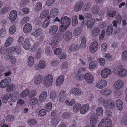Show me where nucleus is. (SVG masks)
<instances>
[{
  "label": "nucleus",
  "instance_id": "nucleus-1",
  "mask_svg": "<svg viewBox=\"0 0 127 127\" xmlns=\"http://www.w3.org/2000/svg\"><path fill=\"white\" fill-rule=\"evenodd\" d=\"M70 20L69 17L67 16L63 17L61 20V25L59 27L60 31L61 32L65 31L70 25Z\"/></svg>",
  "mask_w": 127,
  "mask_h": 127
},
{
  "label": "nucleus",
  "instance_id": "nucleus-2",
  "mask_svg": "<svg viewBox=\"0 0 127 127\" xmlns=\"http://www.w3.org/2000/svg\"><path fill=\"white\" fill-rule=\"evenodd\" d=\"M113 72L114 74L121 77H125L127 75V69L121 65L115 67Z\"/></svg>",
  "mask_w": 127,
  "mask_h": 127
},
{
  "label": "nucleus",
  "instance_id": "nucleus-3",
  "mask_svg": "<svg viewBox=\"0 0 127 127\" xmlns=\"http://www.w3.org/2000/svg\"><path fill=\"white\" fill-rule=\"evenodd\" d=\"M98 101L99 103L103 105L106 109H111L114 106V103L113 101L109 100H105L102 97L99 98Z\"/></svg>",
  "mask_w": 127,
  "mask_h": 127
},
{
  "label": "nucleus",
  "instance_id": "nucleus-4",
  "mask_svg": "<svg viewBox=\"0 0 127 127\" xmlns=\"http://www.w3.org/2000/svg\"><path fill=\"white\" fill-rule=\"evenodd\" d=\"M53 83V77L50 74L46 75L43 79V84L46 87H51Z\"/></svg>",
  "mask_w": 127,
  "mask_h": 127
},
{
  "label": "nucleus",
  "instance_id": "nucleus-5",
  "mask_svg": "<svg viewBox=\"0 0 127 127\" xmlns=\"http://www.w3.org/2000/svg\"><path fill=\"white\" fill-rule=\"evenodd\" d=\"M112 124L110 119L104 118L100 122L98 127H111Z\"/></svg>",
  "mask_w": 127,
  "mask_h": 127
},
{
  "label": "nucleus",
  "instance_id": "nucleus-6",
  "mask_svg": "<svg viewBox=\"0 0 127 127\" xmlns=\"http://www.w3.org/2000/svg\"><path fill=\"white\" fill-rule=\"evenodd\" d=\"M46 63L44 60H40L38 64L35 65L34 67L35 70L42 69H44L46 67Z\"/></svg>",
  "mask_w": 127,
  "mask_h": 127
},
{
  "label": "nucleus",
  "instance_id": "nucleus-7",
  "mask_svg": "<svg viewBox=\"0 0 127 127\" xmlns=\"http://www.w3.org/2000/svg\"><path fill=\"white\" fill-rule=\"evenodd\" d=\"M85 81L88 84L92 83L94 80V78L93 75L91 74L87 73L83 76Z\"/></svg>",
  "mask_w": 127,
  "mask_h": 127
},
{
  "label": "nucleus",
  "instance_id": "nucleus-8",
  "mask_svg": "<svg viewBox=\"0 0 127 127\" xmlns=\"http://www.w3.org/2000/svg\"><path fill=\"white\" fill-rule=\"evenodd\" d=\"M72 37L71 32L67 31L63 34V38L65 42H68L70 40Z\"/></svg>",
  "mask_w": 127,
  "mask_h": 127
},
{
  "label": "nucleus",
  "instance_id": "nucleus-9",
  "mask_svg": "<svg viewBox=\"0 0 127 127\" xmlns=\"http://www.w3.org/2000/svg\"><path fill=\"white\" fill-rule=\"evenodd\" d=\"M111 73L112 72L111 70L110 69L106 68L101 70V75L102 78H105L109 75L111 74Z\"/></svg>",
  "mask_w": 127,
  "mask_h": 127
},
{
  "label": "nucleus",
  "instance_id": "nucleus-10",
  "mask_svg": "<svg viewBox=\"0 0 127 127\" xmlns=\"http://www.w3.org/2000/svg\"><path fill=\"white\" fill-rule=\"evenodd\" d=\"M10 78L7 77L2 80L0 83V87L4 88L6 87L10 82Z\"/></svg>",
  "mask_w": 127,
  "mask_h": 127
},
{
  "label": "nucleus",
  "instance_id": "nucleus-11",
  "mask_svg": "<svg viewBox=\"0 0 127 127\" xmlns=\"http://www.w3.org/2000/svg\"><path fill=\"white\" fill-rule=\"evenodd\" d=\"M98 48V44L96 41L92 42L90 46V51L93 53L96 52Z\"/></svg>",
  "mask_w": 127,
  "mask_h": 127
},
{
  "label": "nucleus",
  "instance_id": "nucleus-12",
  "mask_svg": "<svg viewBox=\"0 0 127 127\" xmlns=\"http://www.w3.org/2000/svg\"><path fill=\"white\" fill-rule=\"evenodd\" d=\"M71 93L77 96L82 95L83 94L81 90L77 88H74L71 89L70 91Z\"/></svg>",
  "mask_w": 127,
  "mask_h": 127
},
{
  "label": "nucleus",
  "instance_id": "nucleus-13",
  "mask_svg": "<svg viewBox=\"0 0 127 127\" xmlns=\"http://www.w3.org/2000/svg\"><path fill=\"white\" fill-rule=\"evenodd\" d=\"M107 84V82L105 80H100L96 84V86L98 88L102 89L105 87Z\"/></svg>",
  "mask_w": 127,
  "mask_h": 127
},
{
  "label": "nucleus",
  "instance_id": "nucleus-14",
  "mask_svg": "<svg viewBox=\"0 0 127 127\" xmlns=\"http://www.w3.org/2000/svg\"><path fill=\"white\" fill-rule=\"evenodd\" d=\"M124 85L123 81L119 80L116 81L113 85V87L116 90H118L121 88Z\"/></svg>",
  "mask_w": 127,
  "mask_h": 127
},
{
  "label": "nucleus",
  "instance_id": "nucleus-15",
  "mask_svg": "<svg viewBox=\"0 0 127 127\" xmlns=\"http://www.w3.org/2000/svg\"><path fill=\"white\" fill-rule=\"evenodd\" d=\"M67 94L65 91L62 90L59 94V101L61 103L64 102L66 98Z\"/></svg>",
  "mask_w": 127,
  "mask_h": 127
},
{
  "label": "nucleus",
  "instance_id": "nucleus-16",
  "mask_svg": "<svg viewBox=\"0 0 127 127\" xmlns=\"http://www.w3.org/2000/svg\"><path fill=\"white\" fill-rule=\"evenodd\" d=\"M83 3L82 1H80L75 4L74 7V10L76 12L80 11L82 8Z\"/></svg>",
  "mask_w": 127,
  "mask_h": 127
},
{
  "label": "nucleus",
  "instance_id": "nucleus-17",
  "mask_svg": "<svg viewBox=\"0 0 127 127\" xmlns=\"http://www.w3.org/2000/svg\"><path fill=\"white\" fill-rule=\"evenodd\" d=\"M17 16V12L15 10H13L10 12L9 19L12 22L15 21L16 18Z\"/></svg>",
  "mask_w": 127,
  "mask_h": 127
},
{
  "label": "nucleus",
  "instance_id": "nucleus-18",
  "mask_svg": "<svg viewBox=\"0 0 127 127\" xmlns=\"http://www.w3.org/2000/svg\"><path fill=\"white\" fill-rule=\"evenodd\" d=\"M64 80V77L63 75H61L57 78L56 82V85L57 86H60L63 84Z\"/></svg>",
  "mask_w": 127,
  "mask_h": 127
},
{
  "label": "nucleus",
  "instance_id": "nucleus-19",
  "mask_svg": "<svg viewBox=\"0 0 127 127\" xmlns=\"http://www.w3.org/2000/svg\"><path fill=\"white\" fill-rule=\"evenodd\" d=\"M58 27L56 25H54L52 26L49 30V32L51 35L55 34L57 32Z\"/></svg>",
  "mask_w": 127,
  "mask_h": 127
},
{
  "label": "nucleus",
  "instance_id": "nucleus-20",
  "mask_svg": "<svg viewBox=\"0 0 127 127\" xmlns=\"http://www.w3.org/2000/svg\"><path fill=\"white\" fill-rule=\"evenodd\" d=\"M89 109V105L88 104H86L81 106L80 110V113L82 114H84L87 112Z\"/></svg>",
  "mask_w": 127,
  "mask_h": 127
},
{
  "label": "nucleus",
  "instance_id": "nucleus-21",
  "mask_svg": "<svg viewBox=\"0 0 127 127\" xmlns=\"http://www.w3.org/2000/svg\"><path fill=\"white\" fill-rule=\"evenodd\" d=\"M47 96V92L45 91H43L40 95L39 100L41 102L44 101L46 99Z\"/></svg>",
  "mask_w": 127,
  "mask_h": 127
},
{
  "label": "nucleus",
  "instance_id": "nucleus-22",
  "mask_svg": "<svg viewBox=\"0 0 127 127\" xmlns=\"http://www.w3.org/2000/svg\"><path fill=\"white\" fill-rule=\"evenodd\" d=\"M23 29L24 32L26 33L29 32L32 30V27L30 24L28 23L25 25Z\"/></svg>",
  "mask_w": 127,
  "mask_h": 127
},
{
  "label": "nucleus",
  "instance_id": "nucleus-23",
  "mask_svg": "<svg viewBox=\"0 0 127 127\" xmlns=\"http://www.w3.org/2000/svg\"><path fill=\"white\" fill-rule=\"evenodd\" d=\"M11 95V94L9 93L4 94L2 95L1 98L3 102L5 103H6Z\"/></svg>",
  "mask_w": 127,
  "mask_h": 127
},
{
  "label": "nucleus",
  "instance_id": "nucleus-24",
  "mask_svg": "<svg viewBox=\"0 0 127 127\" xmlns=\"http://www.w3.org/2000/svg\"><path fill=\"white\" fill-rule=\"evenodd\" d=\"M97 116L95 114H94L91 115L90 118V123L92 125L95 124L97 122Z\"/></svg>",
  "mask_w": 127,
  "mask_h": 127
},
{
  "label": "nucleus",
  "instance_id": "nucleus-25",
  "mask_svg": "<svg viewBox=\"0 0 127 127\" xmlns=\"http://www.w3.org/2000/svg\"><path fill=\"white\" fill-rule=\"evenodd\" d=\"M123 101L120 99H118L116 101V105L117 109L120 111L123 109Z\"/></svg>",
  "mask_w": 127,
  "mask_h": 127
},
{
  "label": "nucleus",
  "instance_id": "nucleus-26",
  "mask_svg": "<svg viewBox=\"0 0 127 127\" xmlns=\"http://www.w3.org/2000/svg\"><path fill=\"white\" fill-rule=\"evenodd\" d=\"M43 79L42 76L38 75L36 77L34 80V82L36 85L42 83Z\"/></svg>",
  "mask_w": 127,
  "mask_h": 127
},
{
  "label": "nucleus",
  "instance_id": "nucleus-27",
  "mask_svg": "<svg viewBox=\"0 0 127 127\" xmlns=\"http://www.w3.org/2000/svg\"><path fill=\"white\" fill-rule=\"evenodd\" d=\"M111 93V90L107 88L103 89L100 91L101 94L104 95H110Z\"/></svg>",
  "mask_w": 127,
  "mask_h": 127
},
{
  "label": "nucleus",
  "instance_id": "nucleus-28",
  "mask_svg": "<svg viewBox=\"0 0 127 127\" xmlns=\"http://www.w3.org/2000/svg\"><path fill=\"white\" fill-rule=\"evenodd\" d=\"M79 49L78 45L76 44H72L69 48V50L71 52L76 51Z\"/></svg>",
  "mask_w": 127,
  "mask_h": 127
},
{
  "label": "nucleus",
  "instance_id": "nucleus-29",
  "mask_svg": "<svg viewBox=\"0 0 127 127\" xmlns=\"http://www.w3.org/2000/svg\"><path fill=\"white\" fill-rule=\"evenodd\" d=\"M95 21V20L93 18L88 19L87 22V28H91L94 25Z\"/></svg>",
  "mask_w": 127,
  "mask_h": 127
},
{
  "label": "nucleus",
  "instance_id": "nucleus-30",
  "mask_svg": "<svg viewBox=\"0 0 127 127\" xmlns=\"http://www.w3.org/2000/svg\"><path fill=\"white\" fill-rule=\"evenodd\" d=\"M30 43L29 39H26L24 41V45L23 46V48L25 49L28 50L30 48Z\"/></svg>",
  "mask_w": 127,
  "mask_h": 127
},
{
  "label": "nucleus",
  "instance_id": "nucleus-31",
  "mask_svg": "<svg viewBox=\"0 0 127 127\" xmlns=\"http://www.w3.org/2000/svg\"><path fill=\"white\" fill-rule=\"evenodd\" d=\"M82 31V29L81 27H77L75 29L73 33L75 36H78L81 33Z\"/></svg>",
  "mask_w": 127,
  "mask_h": 127
},
{
  "label": "nucleus",
  "instance_id": "nucleus-32",
  "mask_svg": "<svg viewBox=\"0 0 127 127\" xmlns=\"http://www.w3.org/2000/svg\"><path fill=\"white\" fill-rule=\"evenodd\" d=\"M100 32L99 29L98 28L94 29L92 32V35L93 37H95L97 36Z\"/></svg>",
  "mask_w": 127,
  "mask_h": 127
},
{
  "label": "nucleus",
  "instance_id": "nucleus-33",
  "mask_svg": "<svg viewBox=\"0 0 127 127\" xmlns=\"http://www.w3.org/2000/svg\"><path fill=\"white\" fill-rule=\"evenodd\" d=\"M42 31L41 29L38 28L35 31L32 33V35L35 37H37L42 33Z\"/></svg>",
  "mask_w": 127,
  "mask_h": 127
},
{
  "label": "nucleus",
  "instance_id": "nucleus-34",
  "mask_svg": "<svg viewBox=\"0 0 127 127\" xmlns=\"http://www.w3.org/2000/svg\"><path fill=\"white\" fill-rule=\"evenodd\" d=\"M58 13V11L56 8L52 9L50 12V14L52 17H54L57 15Z\"/></svg>",
  "mask_w": 127,
  "mask_h": 127
},
{
  "label": "nucleus",
  "instance_id": "nucleus-35",
  "mask_svg": "<svg viewBox=\"0 0 127 127\" xmlns=\"http://www.w3.org/2000/svg\"><path fill=\"white\" fill-rule=\"evenodd\" d=\"M82 105L81 104L79 103H77L75 104L73 107V110L76 113L79 111L81 108Z\"/></svg>",
  "mask_w": 127,
  "mask_h": 127
},
{
  "label": "nucleus",
  "instance_id": "nucleus-36",
  "mask_svg": "<svg viewBox=\"0 0 127 127\" xmlns=\"http://www.w3.org/2000/svg\"><path fill=\"white\" fill-rule=\"evenodd\" d=\"M28 65L30 67H31L34 65V59L32 56L29 57L28 60Z\"/></svg>",
  "mask_w": 127,
  "mask_h": 127
},
{
  "label": "nucleus",
  "instance_id": "nucleus-37",
  "mask_svg": "<svg viewBox=\"0 0 127 127\" xmlns=\"http://www.w3.org/2000/svg\"><path fill=\"white\" fill-rule=\"evenodd\" d=\"M19 95V93L18 92H15L12 94L11 98L10 100L11 101L14 102L15 101Z\"/></svg>",
  "mask_w": 127,
  "mask_h": 127
},
{
  "label": "nucleus",
  "instance_id": "nucleus-38",
  "mask_svg": "<svg viewBox=\"0 0 127 127\" xmlns=\"http://www.w3.org/2000/svg\"><path fill=\"white\" fill-rule=\"evenodd\" d=\"M77 17L76 15L73 16L72 21V23L73 26L75 27L78 24V21L77 20Z\"/></svg>",
  "mask_w": 127,
  "mask_h": 127
},
{
  "label": "nucleus",
  "instance_id": "nucleus-39",
  "mask_svg": "<svg viewBox=\"0 0 127 127\" xmlns=\"http://www.w3.org/2000/svg\"><path fill=\"white\" fill-rule=\"evenodd\" d=\"M99 7L97 5H94L91 10L92 12L94 14H97L99 11Z\"/></svg>",
  "mask_w": 127,
  "mask_h": 127
},
{
  "label": "nucleus",
  "instance_id": "nucleus-40",
  "mask_svg": "<svg viewBox=\"0 0 127 127\" xmlns=\"http://www.w3.org/2000/svg\"><path fill=\"white\" fill-rule=\"evenodd\" d=\"M37 92L36 90H32L29 91L28 97L29 98H31L34 97L37 94Z\"/></svg>",
  "mask_w": 127,
  "mask_h": 127
},
{
  "label": "nucleus",
  "instance_id": "nucleus-41",
  "mask_svg": "<svg viewBox=\"0 0 127 127\" xmlns=\"http://www.w3.org/2000/svg\"><path fill=\"white\" fill-rule=\"evenodd\" d=\"M42 4L41 3H37L35 5L34 9L35 11L37 12L40 11L42 9Z\"/></svg>",
  "mask_w": 127,
  "mask_h": 127
},
{
  "label": "nucleus",
  "instance_id": "nucleus-42",
  "mask_svg": "<svg viewBox=\"0 0 127 127\" xmlns=\"http://www.w3.org/2000/svg\"><path fill=\"white\" fill-rule=\"evenodd\" d=\"M13 41V38L11 37H9L6 41L4 46L5 47H7L10 45Z\"/></svg>",
  "mask_w": 127,
  "mask_h": 127
},
{
  "label": "nucleus",
  "instance_id": "nucleus-43",
  "mask_svg": "<svg viewBox=\"0 0 127 127\" xmlns=\"http://www.w3.org/2000/svg\"><path fill=\"white\" fill-rule=\"evenodd\" d=\"M113 27L112 25H109L107 27L106 29L107 35L109 36L110 35L112 32Z\"/></svg>",
  "mask_w": 127,
  "mask_h": 127
},
{
  "label": "nucleus",
  "instance_id": "nucleus-44",
  "mask_svg": "<svg viewBox=\"0 0 127 127\" xmlns=\"http://www.w3.org/2000/svg\"><path fill=\"white\" fill-rule=\"evenodd\" d=\"M29 103L30 104L32 105L36 104L38 103V100L36 97H34L33 98H30Z\"/></svg>",
  "mask_w": 127,
  "mask_h": 127
},
{
  "label": "nucleus",
  "instance_id": "nucleus-45",
  "mask_svg": "<svg viewBox=\"0 0 127 127\" xmlns=\"http://www.w3.org/2000/svg\"><path fill=\"white\" fill-rule=\"evenodd\" d=\"M11 10V8L10 6H6L3 7L1 9V12L3 14H5L9 11Z\"/></svg>",
  "mask_w": 127,
  "mask_h": 127
},
{
  "label": "nucleus",
  "instance_id": "nucleus-46",
  "mask_svg": "<svg viewBox=\"0 0 127 127\" xmlns=\"http://www.w3.org/2000/svg\"><path fill=\"white\" fill-rule=\"evenodd\" d=\"M29 89H27L21 92L20 94V96L21 98H24L26 97L29 94Z\"/></svg>",
  "mask_w": 127,
  "mask_h": 127
},
{
  "label": "nucleus",
  "instance_id": "nucleus-47",
  "mask_svg": "<svg viewBox=\"0 0 127 127\" xmlns=\"http://www.w3.org/2000/svg\"><path fill=\"white\" fill-rule=\"evenodd\" d=\"M103 113V109L102 107H99L96 110V114L99 116H101Z\"/></svg>",
  "mask_w": 127,
  "mask_h": 127
},
{
  "label": "nucleus",
  "instance_id": "nucleus-48",
  "mask_svg": "<svg viewBox=\"0 0 127 127\" xmlns=\"http://www.w3.org/2000/svg\"><path fill=\"white\" fill-rule=\"evenodd\" d=\"M16 50V48L14 47H9L6 49V51L8 54H11L15 52Z\"/></svg>",
  "mask_w": 127,
  "mask_h": 127
},
{
  "label": "nucleus",
  "instance_id": "nucleus-49",
  "mask_svg": "<svg viewBox=\"0 0 127 127\" xmlns=\"http://www.w3.org/2000/svg\"><path fill=\"white\" fill-rule=\"evenodd\" d=\"M16 27L14 25H12L11 26L9 30L10 33L11 34H14L16 31Z\"/></svg>",
  "mask_w": 127,
  "mask_h": 127
},
{
  "label": "nucleus",
  "instance_id": "nucleus-50",
  "mask_svg": "<svg viewBox=\"0 0 127 127\" xmlns=\"http://www.w3.org/2000/svg\"><path fill=\"white\" fill-rule=\"evenodd\" d=\"M42 52V49L40 48H39L36 52V54L35 55L36 58L37 59L39 58L41 56Z\"/></svg>",
  "mask_w": 127,
  "mask_h": 127
},
{
  "label": "nucleus",
  "instance_id": "nucleus-51",
  "mask_svg": "<svg viewBox=\"0 0 127 127\" xmlns=\"http://www.w3.org/2000/svg\"><path fill=\"white\" fill-rule=\"evenodd\" d=\"M59 40L58 38L56 37H53L51 45L53 46H55L58 43Z\"/></svg>",
  "mask_w": 127,
  "mask_h": 127
},
{
  "label": "nucleus",
  "instance_id": "nucleus-52",
  "mask_svg": "<svg viewBox=\"0 0 127 127\" xmlns=\"http://www.w3.org/2000/svg\"><path fill=\"white\" fill-rule=\"evenodd\" d=\"M14 117L13 115H7L6 117V120L8 122H11L13 121L14 119Z\"/></svg>",
  "mask_w": 127,
  "mask_h": 127
},
{
  "label": "nucleus",
  "instance_id": "nucleus-53",
  "mask_svg": "<svg viewBox=\"0 0 127 127\" xmlns=\"http://www.w3.org/2000/svg\"><path fill=\"white\" fill-rule=\"evenodd\" d=\"M116 13L115 11L110 10L107 12V14L110 17H113L116 15Z\"/></svg>",
  "mask_w": 127,
  "mask_h": 127
},
{
  "label": "nucleus",
  "instance_id": "nucleus-54",
  "mask_svg": "<svg viewBox=\"0 0 127 127\" xmlns=\"http://www.w3.org/2000/svg\"><path fill=\"white\" fill-rule=\"evenodd\" d=\"M121 56L122 60L124 61H127V51H124L122 53Z\"/></svg>",
  "mask_w": 127,
  "mask_h": 127
},
{
  "label": "nucleus",
  "instance_id": "nucleus-55",
  "mask_svg": "<svg viewBox=\"0 0 127 127\" xmlns=\"http://www.w3.org/2000/svg\"><path fill=\"white\" fill-rule=\"evenodd\" d=\"M30 18L29 17L26 16L25 17L21 20V24L22 25H24L25 24L29 22V21Z\"/></svg>",
  "mask_w": 127,
  "mask_h": 127
},
{
  "label": "nucleus",
  "instance_id": "nucleus-56",
  "mask_svg": "<svg viewBox=\"0 0 127 127\" xmlns=\"http://www.w3.org/2000/svg\"><path fill=\"white\" fill-rule=\"evenodd\" d=\"M6 33V31L4 28H2L0 29V38L5 36Z\"/></svg>",
  "mask_w": 127,
  "mask_h": 127
},
{
  "label": "nucleus",
  "instance_id": "nucleus-57",
  "mask_svg": "<svg viewBox=\"0 0 127 127\" xmlns=\"http://www.w3.org/2000/svg\"><path fill=\"white\" fill-rule=\"evenodd\" d=\"M90 7L91 4L90 3H87L85 5L82 10L84 11H88L90 8Z\"/></svg>",
  "mask_w": 127,
  "mask_h": 127
},
{
  "label": "nucleus",
  "instance_id": "nucleus-58",
  "mask_svg": "<svg viewBox=\"0 0 127 127\" xmlns=\"http://www.w3.org/2000/svg\"><path fill=\"white\" fill-rule=\"evenodd\" d=\"M49 13V12L48 10H45L42 11L40 15V17L41 18H44Z\"/></svg>",
  "mask_w": 127,
  "mask_h": 127
},
{
  "label": "nucleus",
  "instance_id": "nucleus-59",
  "mask_svg": "<svg viewBox=\"0 0 127 127\" xmlns=\"http://www.w3.org/2000/svg\"><path fill=\"white\" fill-rule=\"evenodd\" d=\"M62 117L64 119H69L71 116L70 113L67 112H65L62 115Z\"/></svg>",
  "mask_w": 127,
  "mask_h": 127
},
{
  "label": "nucleus",
  "instance_id": "nucleus-60",
  "mask_svg": "<svg viewBox=\"0 0 127 127\" xmlns=\"http://www.w3.org/2000/svg\"><path fill=\"white\" fill-rule=\"evenodd\" d=\"M75 102V101L74 99H72L70 101H69L67 100H66L65 101V102L66 105L68 106L72 105L74 104Z\"/></svg>",
  "mask_w": 127,
  "mask_h": 127
},
{
  "label": "nucleus",
  "instance_id": "nucleus-61",
  "mask_svg": "<svg viewBox=\"0 0 127 127\" xmlns=\"http://www.w3.org/2000/svg\"><path fill=\"white\" fill-rule=\"evenodd\" d=\"M52 108V104L51 102L47 103L46 106L45 110L47 111H50Z\"/></svg>",
  "mask_w": 127,
  "mask_h": 127
},
{
  "label": "nucleus",
  "instance_id": "nucleus-62",
  "mask_svg": "<svg viewBox=\"0 0 127 127\" xmlns=\"http://www.w3.org/2000/svg\"><path fill=\"white\" fill-rule=\"evenodd\" d=\"M28 123L30 125H32L37 123L36 120L34 119H30L28 120Z\"/></svg>",
  "mask_w": 127,
  "mask_h": 127
},
{
  "label": "nucleus",
  "instance_id": "nucleus-63",
  "mask_svg": "<svg viewBox=\"0 0 127 127\" xmlns=\"http://www.w3.org/2000/svg\"><path fill=\"white\" fill-rule=\"evenodd\" d=\"M29 0H22L20 4L22 7L26 6L28 3Z\"/></svg>",
  "mask_w": 127,
  "mask_h": 127
},
{
  "label": "nucleus",
  "instance_id": "nucleus-64",
  "mask_svg": "<svg viewBox=\"0 0 127 127\" xmlns=\"http://www.w3.org/2000/svg\"><path fill=\"white\" fill-rule=\"evenodd\" d=\"M50 98L52 100H54L56 98V94L54 92H51L50 94Z\"/></svg>",
  "mask_w": 127,
  "mask_h": 127
}]
</instances>
